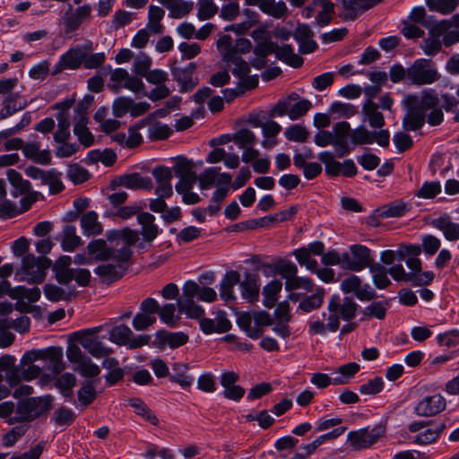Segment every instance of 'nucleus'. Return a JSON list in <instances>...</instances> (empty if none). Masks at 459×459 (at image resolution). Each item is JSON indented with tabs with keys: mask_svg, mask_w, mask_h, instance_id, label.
Wrapping results in <instances>:
<instances>
[{
	"mask_svg": "<svg viewBox=\"0 0 459 459\" xmlns=\"http://www.w3.org/2000/svg\"><path fill=\"white\" fill-rule=\"evenodd\" d=\"M439 98L433 89L423 90L420 95L409 94L403 100L405 115L403 128L405 131L420 129L427 120L431 126H439L444 120Z\"/></svg>",
	"mask_w": 459,
	"mask_h": 459,
	"instance_id": "obj_1",
	"label": "nucleus"
},
{
	"mask_svg": "<svg viewBox=\"0 0 459 459\" xmlns=\"http://www.w3.org/2000/svg\"><path fill=\"white\" fill-rule=\"evenodd\" d=\"M51 395L30 397L18 403L15 416L7 420L9 425L31 421L47 413L52 407Z\"/></svg>",
	"mask_w": 459,
	"mask_h": 459,
	"instance_id": "obj_2",
	"label": "nucleus"
},
{
	"mask_svg": "<svg viewBox=\"0 0 459 459\" xmlns=\"http://www.w3.org/2000/svg\"><path fill=\"white\" fill-rule=\"evenodd\" d=\"M133 256V251L128 247L117 249V256L111 258L116 263H108L98 265L94 273L101 279L102 282L110 284L121 279L126 273L128 263Z\"/></svg>",
	"mask_w": 459,
	"mask_h": 459,
	"instance_id": "obj_3",
	"label": "nucleus"
},
{
	"mask_svg": "<svg viewBox=\"0 0 459 459\" xmlns=\"http://www.w3.org/2000/svg\"><path fill=\"white\" fill-rule=\"evenodd\" d=\"M329 316L327 328L331 332H336L340 326V318L350 321L356 316L357 303L349 297H345L342 302L337 295L332 296L328 303Z\"/></svg>",
	"mask_w": 459,
	"mask_h": 459,
	"instance_id": "obj_4",
	"label": "nucleus"
},
{
	"mask_svg": "<svg viewBox=\"0 0 459 459\" xmlns=\"http://www.w3.org/2000/svg\"><path fill=\"white\" fill-rule=\"evenodd\" d=\"M441 78L437 65L428 58H418L408 67V82L422 86L432 84Z\"/></svg>",
	"mask_w": 459,
	"mask_h": 459,
	"instance_id": "obj_5",
	"label": "nucleus"
},
{
	"mask_svg": "<svg viewBox=\"0 0 459 459\" xmlns=\"http://www.w3.org/2000/svg\"><path fill=\"white\" fill-rule=\"evenodd\" d=\"M51 265V260L46 256L36 257L33 254H27L22 257V267L16 273L21 281L29 283H41L46 276V270Z\"/></svg>",
	"mask_w": 459,
	"mask_h": 459,
	"instance_id": "obj_6",
	"label": "nucleus"
},
{
	"mask_svg": "<svg viewBox=\"0 0 459 459\" xmlns=\"http://www.w3.org/2000/svg\"><path fill=\"white\" fill-rule=\"evenodd\" d=\"M385 433L382 425H376L373 428H362L358 430L350 431L347 435V443L355 451L369 448Z\"/></svg>",
	"mask_w": 459,
	"mask_h": 459,
	"instance_id": "obj_7",
	"label": "nucleus"
},
{
	"mask_svg": "<svg viewBox=\"0 0 459 459\" xmlns=\"http://www.w3.org/2000/svg\"><path fill=\"white\" fill-rule=\"evenodd\" d=\"M351 255L342 254V268L353 272H359L364 268L370 266L371 257L370 249L362 245H353L351 247Z\"/></svg>",
	"mask_w": 459,
	"mask_h": 459,
	"instance_id": "obj_8",
	"label": "nucleus"
},
{
	"mask_svg": "<svg viewBox=\"0 0 459 459\" xmlns=\"http://www.w3.org/2000/svg\"><path fill=\"white\" fill-rule=\"evenodd\" d=\"M229 39L230 35H223L217 40V48L222 56V61L228 65L230 64L234 65L232 74L238 79L247 75L250 72L249 65L247 61L242 59L241 56H237L235 54H230L229 49Z\"/></svg>",
	"mask_w": 459,
	"mask_h": 459,
	"instance_id": "obj_9",
	"label": "nucleus"
},
{
	"mask_svg": "<svg viewBox=\"0 0 459 459\" xmlns=\"http://www.w3.org/2000/svg\"><path fill=\"white\" fill-rule=\"evenodd\" d=\"M92 8L89 4H84L73 9L69 5L68 10L63 17L65 34H71L77 30L83 22H89L91 20Z\"/></svg>",
	"mask_w": 459,
	"mask_h": 459,
	"instance_id": "obj_10",
	"label": "nucleus"
},
{
	"mask_svg": "<svg viewBox=\"0 0 459 459\" xmlns=\"http://www.w3.org/2000/svg\"><path fill=\"white\" fill-rule=\"evenodd\" d=\"M196 68L197 65L194 62L189 63L184 68L178 66L171 67V74L174 81L178 82L180 92H190L199 84V79L194 76Z\"/></svg>",
	"mask_w": 459,
	"mask_h": 459,
	"instance_id": "obj_11",
	"label": "nucleus"
},
{
	"mask_svg": "<svg viewBox=\"0 0 459 459\" xmlns=\"http://www.w3.org/2000/svg\"><path fill=\"white\" fill-rule=\"evenodd\" d=\"M99 331L100 327H94L77 333L80 335V344L95 358H102L112 352L111 349L104 347L100 341L93 337Z\"/></svg>",
	"mask_w": 459,
	"mask_h": 459,
	"instance_id": "obj_12",
	"label": "nucleus"
},
{
	"mask_svg": "<svg viewBox=\"0 0 459 459\" xmlns=\"http://www.w3.org/2000/svg\"><path fill=\"white\" fill-rule=\"evenodd\" d=\"M446 402L441 394H433L425 396L414 408L418 416L431 417L435 416L446 409Z\"/></svg>",
	"mask_w": 459,
	"mask_h": 459,
	"instance_id": "obj_13",
	"label": "nucleus"
},
{
	"mask_svg": "<svg viewBox=\"0 0 459 459\" xmlns=\"http://www.w3.org/2000/svg\"><path fill=\"white\" fill-rule=\"evenodd\" d=\"M117 186H125L129 189L150 190L152 187V182L150 178H143L139 173L134 172L113 179L110 183V187L115 189Z\"/></svg>",
	"mask_w": 459,
	"mask_h": 459,
	"instance_id": "obj_14",
	"label": "nucleus"
},
{
	"mask_svg": "<svg viewBox=\"0 0 459 459\" xmlns=\"http://www.w3.org/2000/svg\"><path fill=\"white\" fill-rule=\"evenodd\" d=\"M83 63V51L81 48H70L63 54L56 64L52 74L56 75L65 69H78Z\"/></svg>",
	"mask_w": 459,
	"mask_h": 459,
	"instance_id": "obj_15",
	"label": "nucleus"
},
{
	"mask_svg": "<svg viewBox=\"0 0 459 459\" xmlns=\"http://www.w3.org/2000/svg\"><path fill=\"white\" fill-rule=\"evenodd\" d=\"M239 288L244 299L251 303L257 301L260 292L259 275L256 273H246L244 280L239 281Z\"/></svg>",
	"mask_w": 459,
	"mask_h": 459,
	"instance_id": "obj_16",
	"label": "nucleus"
},
{
	"mask_svg": "<svg viewBox=\"0 0 459 459\" xmlns=\"http://www.w3.org/2000/svg\"><path fill=\"white\" fill-rule=\"evenodd\" d=\"M89 255L95 261H108L117 256V249L108 246L102 238L93 239L87 245Z\"/></svg>",
	"mask_w": 459,
	"mask_h": 459,
	"instance_id": "obj_17",
	"label": "nucleus"
},
{
	"mask_svg": "<svg viewBox=\"0 0 459 459\" xmlns=\"http://www.w3.org/2000/svg\"><path fill=\"white\" fill-rule=\"evenodd\" d=\"M430 224L433 228L442 231L446 240L452 242L459 240V223L453 221L447 213L433 219Z\"/></svg>",
	"mask_w": 459,
	"mask_h": 459,
	"instance_id": "obj_18",
	"label": "nucleus"
},
{
	"mask_svg": "<svg viewBox=\"0 0 459 459\" xmlns=\"http://www.w3.org/2000/svg\"><path fill=\"white\" fill-rule=\"evenodd\" d=\"M240 274L238 271H228L220 282V296L226 301H233L236 299L234 294V287L239 284Z\"/></svg>",
	"mask_w": 459,
	"mask_h": 459,
	"instance_id": "obj_19",
	"label": "nucleus"
},
{
	"mask_svg": "<svg viewBox=\"0 0 459 459\" xmlns=\"http://www.w3.org/2000/svg\"><path fill=\"white\" fill-rule=\"evenodd\" d=\"M71 263L72 258L69 255H62L55 262L53 272L59 284L66 285L74 280V269L69 268Z\"/></svg>",
	"mask_w": 459,
	"mask_h": 459,
	"instance_id": "obj_20",
	"label": "nucleus"
},
{
	"mask_svg": "<svg viewBox=\"0 0 459 459\" xmlns=\"http://www.w3.org/2000/svg\"><path fill=\"white\" fill-rule=\"evenodd\" d=\"M137 221L142 226L141 234L143 240L152 243L160 232L159 227L154 223L155 217L150 212H143L138 214Z\"/></svg>",
	"mask_w": 459,
	"mask_h": 459,
	"instance_id": "obj_21",
	"label": "nucleus"
},
{
	"mask_svg": "<svg viewBox=\"0 0 459 459\" xmlns=\"http://www.w3.org/2000/svg\"><path fill=\"white\" fill-rule=\"evenodd\" d=\"M381 0H342L345 11L344 19L353 21L359 13L370 9Z\"/></svg>",
	"mask_w": 459,
	"mask_h": 459,
	"instance_id": "obj_22",
	"label": "nucleus"
},
{
	"mask_svg": "<svg viewBox=\"0 0 459 459\" xmlns=\"http://www.w3.org/2000/svg\"><path fill=\"white\" fill-rule=\"evenodd\" d=\"M22 153L27 159L41 165H48L51 162L49 151L40 150V144L37 142L24 143Z\"/></svg>",
	"mask_w": 459,
	"mask_h": 459,
	"instance_id": "obj_23",
	"label": "nucleus"
},
{
	"mask_svg": "<svg viewBox=\"0 0 459 459\" xmlns=\"http://www.w3.org/2000/svg\"><path fill=\"white\" fill-rule=\"evenodd\" d=\"M314 7L317 13L315 17L316 25L319 27L328 25L334 13V4L332 0H314Z\"/></svg>",
	"mask_w": 459,
	"mask_h": 459,
	"instance_id": "obj_24",
	"label": "nucleus"
},
{
	"mask_svg": "<svg viewBox=\"0 0 459 459\" xmlns=\"http://www.w3.org/2000/svg\"><path fill=\"white\" fill-rule=\"evenodd\" d=\"M156 337L160 345H168L170 349H176L185 345L188 342V335L184 332H168L160 330L156 333Z\"/></svg>",
	"mask_w": 459,
	"mask_h": 459,
	"instance_id": "obj_25",
	"label": "nucleus"
},
{
	"mask_svg": "<svg viewBox=\"0 0 459 459\" xmlns=\"http://www.w3.org/2000/svg\"><path fill=\"white\" fill-rule=\"evenodd\" d=\"M158 2L169 10V16L174 19L186 16L194 8L193 2L183 0H161Z\"/></svg>",
	"mask_w": 459,
	"mask_h": 459,
	"instance_id": "obj_26",
	"label": "nucleus"
},
{
	"mask_svg": "<svg viewBox=\"0 0 459 459\" xmlns=\"http://www.w3.org/2000/svg\"><path fill=\"white\" fill-rule=\"evenodd\" d=\"M188 365L185 363H174L172 365V374H169V380L179 385L183 389H188L192 386L195 378L187 374Z\"/></svg>",
	"mask_w": 459,
	"mask_h": 459,
	"instance_id": "obj_27",
	"label": "nucleus"
},
{
	"mask_svg": "<svg viewBox=\"0 0 459 459\" xmlns=\"http://www.w3.org/2000/svg\"><path fill=\"white\" fill-rule=\"evenodd\" d=\"M274 54L278 60L293 68L300 67L304 62L300 56L294 53L293 48L290 45H283L281 47L277 44Z\"/></svg>",
	"mask_w": 459,
	"mask_h": 459,
	"instance_id": "obj_28",
	"label": "nucleus"
},
{
	"mask_svg": "<svg viewBox=\"0 0 459 459\" xmlns=\"http://www.w3.org/2000/svg\"><path fill=\"white\" fill-rule=\"evenodd\" d=\"M7 178L13 187V190L11 192L13 197H18L19 195H23L30 192V182L23 179L20 172L15 169H8Z\"/></svg>",
	"mask_w": 459,
	"mask_h": 459,
	"instance_id": "obj_29",
	"label": "nucleus"
},
{
	"mask_svg": "<svg viewBox=\"0 0 459 459\" xmlns=\"http://www.w3.org/2000/svg\"><path fill=\"white\" fill-rule=\"evenodd\" d=\"M43 359L48 361V368L55 374L60 373L65 368L63 350L61 347H49L44 350Z\"/></svg>",
	"mask_w": 459,
	"mask_h": 459,
	"instance_id": "obj_30",
	"label": "nucleus"
},
{
	"mask_svg": "<svg viewBox=\"0 0 459 459\" xmlns=\"http://www.w3.org/2000/svg\"><path fill=\"white\" fill-rule=\"evenodd\" d=\"M81 227L86 236L100 235L103 231L102 225L98 221V214L94 211H89L82 214Z\"/></svg>",
	"mask_w": 459,
	"mask_h": 459,
	"instance_id": "obj_31",
	"label": "nucleus"
},
{
	"mask_svg": "<svg viewBox=\"0 0 459 459\" xmlns=\"http://www.w3.org/2000/svg\"><path fill=\"white\" fill-rule=\"evenodd\" d=\"M446 425L445 422H439L432 425V427L420 432L414 437V443L418 445H429L436 442L440 434L444 431Z\"/></svg>",
	"mask_w": 459,
	"mask_h": 459,
	"instance_id": "obj_32",
	"label": "nucleus"
},
{
	"mask_svg": "<svg viewBox=\"0 0 459 459\" xmlns=\"http://www.w3.org/2000/svg\"><path fill=\"white\" fill-rule=\"evenodd\" d=\"M378 105L373 100H366L362 106V113L367 117L368 124L373 128H382L385 126V118L377 110Z\"/></svg>",
	"mask_w": 459,
	"mask_h": 459,
	"instance_id": "obj_33",
	"label": "nucleus"
},
{
	"mask_svg": "<svg viewBox=\"0 0 459 459\" xmlns=\"http://www.w3.org/2000/svg\"><path fill=\"white\" fill-rule=\"evenodd\" d=\"M82 244L81 238L76 234V228L73 225H65L63 228L61 241L62 249L65 252H73Z\"/></svg>",
	"mask_w": 459,
	"mask_h": 459,
	"instance_id": "obj_34",
	"label": "nucleus"
},
{
	"mask_svg": "<svg viewBox=\"0 0 459 459\" xmlns=\"http://www.w3.org/2000/svg\"><path fill=\"white\" fill-rule=\"evenodd\" d=\"M407 212V205L403 201H394L377 210V215L382 218H399Z\"/></svg>",
	"mask_w": 459,
	"mask_h": 459,
	"instance_id": "obj_35",
	"label": "nucleus"
},
{
	"mask_svg": "<svg viewBox=\"0 0 459 459\" xmlns=\"http://www.w3.org/2000/svg\"><path fill=\"white\" fill-rule=\"evenodd\" d=\"M44 293L46 298L52 302L71 300L76 295L74 288H72L68 292H65L62 288L55 284L45 285Z\"/></svg>",
	"mask_w": 459,
	"mask_h": 459,
	"instance_id": "obj_36",
	"label": "nucleus"
},
{
	"mask_svg": "<svg viewBox=\"0 0 459 459\" xmlns=\"http://www.w3.org/2000/svg\"><path fill=\"white\" fill-rule=\"evenodd\" d=\"M57 129L54 134L56 143L66 142L70 136V119L68 113L59 112L56 115Z\"/></svg>",
	"mask_w": 459,
	"mask_h": 459,
	"instance_id": "obj_37",
	"label": "nucleus"
},
{
	"mask_svg": "<svg viewBox=\"0 0 459 459\" xmlns=\"http://www.w3.org/2000/svg\"><path fill=\"white\" fill-rule=\"evenodd\" d=\"M260 10L275 19L285 17L288 8L283 1L275 2V0H264L260 6Z\"/></svg>",
	"mask_w": 459,
	"mask_h": 459,
	"instance_id": "obj_38",
	"label": "nucleus"
},
{
	"mask_svg": "<svg viewBox=\"0 0 459 459\" xmlns=\"http://www.w3.org/2000/svg\"><path fill=\"white\" fill-rule=\"evenodd\" d=\"M128 403L134 408V411L137 415L143 417L145 420L154 426L159 424L157 416L143 400L139 398H133L128 401Z\"/></svg>",
	"mask_w": 459,
	"mask_h": 459,
	"instance_id": "obj_39",
	"label": "nucleus"
},
{
	"mask_svg": "<svg viewBox=\"0 0 459 459\" xmlns=\"http://www.w3.org/2000/svg\"><path fill=\"white\" fill-rule=\"evenodd\" d=\"M282 283L279 280L271 281L267 285H265L263 289L264 295V305L272 308L274 307L277 299L278 294L281 290Z\"/></svg>",
	"mask_w": 459,
	"mask_h": 459,
	"instance_id": "obj_40",
	"label": "nucleus"
},
{
	"mask_svg": "<svg viewBox=\"0 0 459 459\" xmlns=\"http://www.w3.org/2000/svg\"><path fill=\"white\" fill-rule=\"evenodd\" d=\"M108 69L110 72V77L107 86L112 92L119 93L128 76V72L124 68L112 70L110 65H108Z\"/></svg>",
	"mask_w": 459,
	"mask_h": 459,
	"instance_id": "obj_41",
	"label": "nucleus"
},
{
	"mask_svg": "<svg viewBox=\"0 0 459 459\" xmlns=\"http://www.w3.org/2000/svg\"><path fill=\"white\" fill-rule=\"evenodd\" d=\"M254 322V316H252L249 313H242L238 317V326L244 330L248 337L251 339H258L262 333L263 330L257 326L252 325Z\"/></svg>",
	"mask_w": 459,
	"mask_h": 459,
	"instance_id": "obj_42",
	"label": "nucleus"
},
{
	"mask_svg": "<svg viewBox=\"0 0 459 459\" xmlns=\"http://www.w3.org/2000/svg\"><path fill=\"white\" fill-rule=\"evenodd\" d=\"M325 290L322 288L316 290V293L305 298L300 301L299 309L305 313H309L313 310L319 308L324 302Z\"/></svg>",
	"mask_w": 459,
	"mask_h": 459,
	"instance_id": "obj_43",
	"label": "nucleus"
},
{
	"mask_svg": "<svg viewBox=\"0 0 459 459\" xmlns=\"http://www.w3.org/2000/svg\"><path fill=\"white\" fill-rule=\"evenodd\" d=\"M177 308L178 312L185 313L187 317L192 319L200 320L204 315V309L195 301L177 300Z\"/></svg>",
	"mask_w": 459,
	"mask_h": 459,
	"instance_id": "obj_44",
	"label": "nucleus"
},
{
	"mask_svg": "<svg viewBox=\"0 0 459 459\" xmlns=\"http://www.w3.org/2000/svg\"><path fill=\"white\" fill-rule=\"evenodd\" d=\"M194 169V164L191 160L186 158H178L173 168L171 169L172 173L179 178H197Z\"/></svg>",
	"mask_w": 459,
	"mask_h": 459,
	"instance_id": "obj_45",
	"label": "nucleus"
},
{
	"mask_svg": "<svg viewBox=\"0 0 459 459\" xmlns=\"http://www.w3.org/2000/svg\"><path fill=\"white\" fill-rule=\"evenodd\" d=\"M318 159L325 164V173L330 177H337L341 174L342 163L334 160V155L330 152H322Z\"/></svg>",
	"mask_w": 459,
	"mask_h": 459,
	"instance_id": "obj_46",
	"label": "nucleus"
},
{
	"mask_svg": "<svg viewBox=\"0 0 459 459\" xmlns=\"http://www.w3.org/2000/svg\"><path fill=\"white\" fill-rule=\"evenodd\" d=\"M370 272L372 273L373 282L377 289L383 290L391 284V281L387 277V269L380 264H374L370 265Z\"/></svg>",
	"mask_w": 459,
	"mask_h": 459,
	"instance_id": "obj_47",
	"label": "nucleus"
},
{
	"mask_svg": "<svg viewBox=\"0 0 459 459\" xmlns=\"http://www.w3.org/2000/svg\"><path fill=\"white\" fill-rule=\"evenodd\" d=\"M87 118L80 117L78 122L74 126V133L78 137L80 143L85 147H89L93 143V135L87 128Z\"/></svg>",
	"mask_w": 459,
	"mask_h": 459,
	"instance_id": "obj_48",
	"label": "nucleus"
},
{
	"mask_svg": "<svg viewBox=\"0 0 459 459\" xmlns=\"http://www.w3.org/2000/svg\"><path fill=\"white\" fill-rule=\"evenodd\" d=\"M132 336V330L125 325L114 326L109 332V340L117 345H127Z\"/></svg>",
	"mask_w": 459,
	"mask_h": 459,
	"instance_id": "obj_49",
	"label": "nucleus"
},
{
	"mask_svg": "<svg viewBox=\"0 0 459 459\" xmlns=\"http://www.w3.org/2000/svg\"><path fill=\"white\" fill-rule=\"evenodd\" d=\"M75 412L67 407L62 406L54 411L52 420L56 426L67 427L75 420Z\"/></svg>",
	"mask_w": 459,
	"mask_h": 459,
	"instance_id": "obj_50",
	"label": "nucleus"
},
{
	"mask_svg": "<svg viewBox=\"0 0 459 459\" xmlns=\"http://www.w3.org/2000/svg\"><path fill=\"white\" fill-rule=\"evenodd\" d=\"M41 291L38 287L26 288L18 286L11 290L10 296L15 299H27L30 302H37L40 299Z\"/></svg>",
	"mask_w": 459,
	"mask_h": 459,
	"instance_id": "obj_51",
	"label": "nucleus"
},
{
	"mask_svg": "<svg viewBox=\"0 0 459 459\" xmlns=\"http://www.w3.org/2000/svg\"><path fill=\"white\" fill-rule=\"evenodd\" d=\"M232 140L238 148L244 149L253 146L255 143L256 137L251 130L241 128L233 134Z\"/></svg>",
	"mask_w": 459,
	"mask_h": 459,
	"instance_id": "obj_52",
	"label": "nucleus"
},
{
	"mask_svg": "<svg viewBox=\"0 0 459 459\" xmlns=\"http://www.w3.org/2000/svg\"><path fill=\"white\" fill-rule=\"evenodd\" d=\"M172 134L171 128L164 124L155 123L148 127V138L151 141H162L168 139Z\"/></svg>",
	"mask_w": 459,
	"mask_h": 459,
	"instance_id": "obj_53",
	"label": "nucleus"
},
{
	"mask_svg": "<svg viewBox=\"0 0 459 459\" xmlns=\"http://www.w3.org/2000/svg\"><path fill=\"white\" fill-rule=\"evenodd\" d=\"M76 378L72 373L61 375L56 381V386L60 390L65 397H69L73 394V388L75 385Z\"/></svg>",
	"mask_w": 459,
	"mask_h": 459,
	"instance_id": "obj_54",
	"label": "nucleus"
},
{
	"mask_svg": "<svg viewBox=\"0 0 459 459\" xmlns=\"http://www.w3.org/2000/svg\"><path fill=\"white\" fill-rule=\"evenodd\" d=\"M426 4L431 11L449 14L456 8L457 0H426Z\"/></svg>",
	"mask_w": 459,
	"mask_h": 459,
	"instance_id": "obj_55",
	"label": "nucleus"
},
{
	"mask_svg": "<svg viewBox=\"0 0 459 459\" xmlns=\"http://www.w3.org/2000/svg\"><path fill=\"white\" fill-rule=\"evenodd\" d=\"M197 17L200 21L209 20L218 13V6L213 0H198Z\"/></svg>",
	"mask_w": 459,
	"mask_h": 459,
	"instance_id": "obj_56",
	"label": "nucleus"
},
{
	"mask_svg": "<svg viewBox=\"0 0 459 459\" xmlns=\"http://www.w3.org/2000/svg\"><path fill=\"white\" fill-rule=\"evenodd\" d=\"M176 306L173 303H167L159 307V317L166 325L170 327L178 325V318H175Z\"/></svg>",
	"mask_w": 459,
	"mask_h": 459,
	"instance_id": "obj_57",
	"label": "nucleus"
},
{
	"mask_svg": "<svg viewBox=\"0 0 459 459\" xmlns=\"http://www.w3.org/2000/svg\"><path fill=\"white\" fill-rule=\"evenodd\" d=\"M351 139L353 146L370 144L374 143L372 132H369L364 126H359L351 133Z\"/></svg>",
	"mask_w": 459,
	"mask_h": 459,
	"instance_id": "obj_58",
	"label": "nucleus"
},
{
	"mask_svg": "<svg viewBox=\"0 0 459 459\" xmlns=\"http://www.w3.org/2000/svg\"><path fill=\"white\" fill-rule=\"evenodd\" d=\"M284 134L290 142L304 143L307 139L308 132L303 126L296 124L288 127Z\"/></svg>",
	"mask_w": 459,
	"mask_h": 459,
	"instance_id": "obj_59",
	"label": "nucleus"
},
{
	"mask_svg": "<svg viewBox=\"0 0 459 459\" xmlns=\"http://www.w3.org/2000/svg\"><path fill=\"white\" fill-rule=\"evenodd\" d=\"M132 104V98L120 96L115 99L112 104V113L115 117H123L128 112Z\"/></svg>",
	"mask_w": 459,
	"mask_h": 459,
	"instance_id": "obj_60",
	"label": "nucleus"
},
{
	"mask_svg": "<svg viewBox=\"0 0 459 459\" xmlns=\"http://www.w3.org/2000/svg\"><path fill=\"white\" fill-rule=\"evenodd\" d=\"M421 251L429 255H434L441 247V240L433 235H424L421 239Z\"/></svg>",
	"mask_w": 459,
	"mask_h": 459,
	"instance_id": "obj_61",
	"label": "nucleus"
},
{
	"mask_svg": "<svg viewBox=\"0 0 459 459\" xmlns=\"http://www.w3.org/2000/svg\"><path fill=\"white\" fill-rule=\"evenodd\" d=\"M61 175L56 169H49V174L43 185L49 186V193L51 195H57L64 190L65 186L61 181Z\"/></svg>",
	"mask_w": 459,
	"mask_h": 459,
	"instance_id": "obj_62",
	"label": "nucleus"
},
{
	"mask_svg": "<svg viewBox=\"0 0 459 459\" xmlns=\"http://www.w3.org/2000/svg\"><path fill=\"white\" fill-rule=\"evenodd\" d=\"M441 193V185L438 181L424 182L416 194L418 197L432 199Z\"/></svg>",
	"mask_w": 459,
	"mask_h": 459,
	"instance_id": "obj_63",
	"label": "nucleus"
},
{
	"mask_svg": "<svg viewBox=\"0 0 459 459\" xmlns=\"http://www.w3.org/2000/svg\"><path fill=\"white\" fill-rule=\"evenodd\" d=\"M312 103L308 100H301L291 105L289 111V117L291 120H297L299 117L305 116L311 108Z\"/></svg>",
	"mask_w": 459,
	"mask_h": 459,
	"instance_id": "obj_64",
	"label": "nucleus"
}]
</instances>
